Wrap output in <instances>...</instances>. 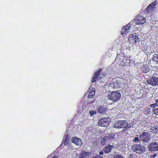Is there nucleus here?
Listing matches in <instances>:
<instances>
[{"instance_id": "26", "label": "nucleus", "mask_w": 158, "mask_h": 158, "mask_svg": "<svg viewBox=\"0 0 158 158\" xmlns=\"http://www.w3.org/2000/svg\"><path fill=\"white\" fill-rule=\"evenodd\" d=\"M96 111L95 110H91L89 112V114L90 116H91L93 115L96 114Z\"/></svg>"}, {"instance_id": "17", "label": "nucleus", "mask_w": 158, "mask_h": 158, "mask_svg": "<svg viewBox=\"0 0 158 158\" xmlns=\"http://www.w3.org/2000/svg\"><path fill=\"white\" fill-rule=\"evenodd\" d=\"M113 147L114 146L112 145H108L104 147L103 151L106 153H109L111 152V148Z\"/></svg>"}, {"instance_id": "8", "label": "nucleus", "mask_w": 158, "mask_h": 158, "mask_svg": "<svg viewBox=\"0 0 158 158\" xmlns=\"http://www.w3.org/2000/svg\"><path fill=\"white\" fill-rule=\"evenodd\" d=\"M109 120L107 118H101L98 122V125L103 127H106L108 124Z\"/></svg>"}, {"instance_id": "31", "label": "nucleus", "mask_w": 158, "mask_h": 158, "mask_svg": "<svg viewBox=\"0 0 158 158\" xmlns=\"http://www.w3.org/2000/svg\"><path fill=\"white\" fill-rule=\"evenodd\" d=\"M65 138V140H67V139H68V137L67 135H66L64 137Z\"/></svg>"}, {"instance_id": "27", "label": "nucleus", "mask_w": 158, "mask_h": 158, "mask_svg": "<svg viewBox=\"0 0 158 158\" xmlns=\"http://www.w3.org/2000/svg\"><path fill=\"white\" fill-rule=\"evenodd\" d=\"M113 158H123L122 156L119 154H115Z\"/></svg>"}, {"instance_id": "16", "label": "nucleus", "mask_w": 158, "mask_h": 158, "mask_svg": "<svg viewBox=\"0 0 158 158\" xmlns=\"http://www.w3.org/2000/svg\"><path fill=\"white\" fill-rule=\"evenodd\" d=\"M90 156V153L82 151L79 154V158H89Z\"/></svg>"}, {"instance_id": "32", "label": "nucleus", "mask_w": 158, "mask_h": 158, "mask_svg": "<svg viewBox=\"0 0 158 158\" xmlns=\"http://www.w3.org/2000/svg\"><path fill=\"white\" fill-rule=\"evenodd\" d=\"M103 154V152L102 151H101L99 152V154L100 155H102Z\"/></svg>"}, {"instance_id": "13", "label": "nucleus", "mask_w": 158, "mask_h": 158, "mask_svg": "<svg viewBox=\"0 0 158 158\" xmlns=\"http://www.w3.org/2000/svg\"><path fill=\"white\" fill-rule=\"evenodd\" d=\"M95 92V89L94 88H89L87 91L86 94L88 98H94Z\"/></svg>"}, {"instance_id": "4", "label": "nucleus", "mask_w": 158, "mask_h": 158, "mask_svg": "<svg viewBox=\"0 0 158 158\" xmlns=\"http://www.w3.org/2000/svg\"><path fill=\"white\" fill-rule=\"evenodd\" d=\"M132 149L134 152L139 154L143 153L145 151L144 146L140 144L133 145L132 147Z\"/></svg>"}, {"instance_id": "2", "label": "nucleus", "mask_w": 158, "mask_h": 158, "mask_svg": "<svg viewBox=\"0 0 158 158\" xmlns=\"http://www.w3.org/2000/svg\"><path fill=\"white\" fill-rule=\"evenodd\" d=\"M145 22V18L141 15H138L136 19L133 20L130 22V24H132L133 26L138 28L142 26Z\"/></svg>"}, {"instance_id": "11", "label": "nucleus", "mask_w": 158, "mask_h": 158, "mask_svg": "<svg viewBox=\"0 0 158 158\" xmlns=\"http://www.w3.org/2000/svg\"><path fill=\"white\" fill-rule=\"evenodd\" d=\"M150 134L148 132H144L140 135V139L143 141L148 142L150 139Z\"/></svg>"}, {"instance_id": "3", "label": "nucleus", "mask_w": 158, "mask_h": 158, "mask_svg": "<svg viewBox=\"0 0 158 158\" xmlns=\"http://www.w3.org/2000/svg\"><path fill=\"white\" fill-rule=\"evenodd\" d=\"M121 97V94L118 91L110 93L108 95V99L114 102L118 100Z\"/></svg>"}, {"instance_id": "24", "label": "nucleus", "mask_w": 158, "mask_h": 158, "mask_svg": "<svg viewBox=\"0 0 158 158\" xmlns=\"http://www.w3.org/2000/svg\"><path fill=\"white\" fill-rule=\"evenodd\" d=\"M75 148L72 146H70L68 149V151H69L72 154H73L74 152Z\"/></svg>"}, {"instance_id": "29", "label": "nucleus", "mask_w": 158, "mask_h": 158, "mask_svg": "<svg viewBox=\"0 0 158 158\" xmlns=\"http://www.w3.org/2000/svg\"><path fill=\"white\" fill-rule=\"evenodd\" d=\"M150 107H151L154 108L156 106V103H155L153 104H151L150 105Z\"/></svg>"}, {"instance_id": "28", "label": "nucleus", "mask_w": 158, "mask_h": 158, "mask_svg": "<svg viewBox=\"0 0 158 158\" xmlns=\"http://www.w3.org/2000/svg\"><path fill=\"white\" fill-rule=\"evenodd\" d=\"M153 111L154 112V113L156 115H158V108L156 109H155L153 110Z\"/></svg>"}, {"instance_id": "33", "label": "nucleus", "mask_w": 158, "mask_h": 158, "mask_svg": "<svg viewBox=\"0 0 158 158\" xmlns=\"http://www.w3.org/2000/svg\"><path fill=\"white\" fill-rule=\"evenodd\" d=\"M58 156H55L54 157H52V158H58Z\"/></svg>"}, {"instance_id": "14", "label": "nucleus", "mask_w": 158, "mask_h": 158, "mask_svg": "<svg viewBox=\"0 0 158 158\" xmlns=\"http://www.w3.org/2000/svg\"><path fill=\"white\" fill-rule=\"evenodd\" d=\"M148 148L149 151L151 152L158 150V143L155 142L150 143Z\"/></svg>"}, {"instance_id": "20", "label": "nucleus", "mask_w": 158, "mask_h": 158, "mask_svg": "<svg viewBox=\"0 0 158 158\" xmlns=\"http://www.w3.org/2000/svg\"><path fill=\"white\" fill-rule=\"evenodd\" d=\"M141 69L144 73H147L150 70V68L147 64H145L142 66Z\"/></svg>"}, {"instance_id": "12", "label": "nucleus", "mask_w": 158, "mask_h": 158, "mask_svg": "<svg viewBox=\"0 0 158 158\" xmlns=\"http://www.w3.org/2000/svg\"><path fill=\"white\" fill-rule=\"evenodd\" d=\"M147 82L149 85L153 86L157 85H158V78L155 77H152L147 81Z\"/></svg>"}, {"instance_id": "34", "label": "nucleus", "mask_w": 158, "mask_h": 158, "mask_svg": "<svg viewBox=\"0 0 158 158\" xmlns=\"http://www.w3.org/2000/svg\"><path fill=\"white\" fill-rule=\"evenodd\" d=\"M156 156V154H153V156L154 157H155Z\"/></svg>"}, {"instance_id": "1", "label": "nucleus", "mask_w": 158, "mask_h": 158, "mask_svg": "<svg viewBox=\"0 0 158 158\" xmlns=\"http://www.w3.org/2000/svg\"><path fill=\"white\" fill-rule=\"evenodd\" d=\"M125 81L124 79L116 78H114L111 81L109 86L113 89L117 88L118 87H122L125 84Z\"/></svg>"}, {"instance_id": "9", "label": "nucleus", "mask_w": 158, "mask_h": 158, "mask_svg": "<svg viewBox=\"0 0 158 158\" xmlns=\"http://www.w3.org/2000/svg\"><path fill=\"white\" fill-rule=\"evenodd\" d=\"M128 40L130 43L132 44H135L139 40L138 36L136 34H132L130 35Z\"/></svg>"}, {"instance_id": "5", "label": "nucleus", "mask_w": 158, "mask_h": 158, "mask_svg": "<svg viewBox=\"0 0 158 158\" xmlns=\"http://www.w3.org/2000/svg\"><path fill=\"white\" fill-rule=\"evenodd\" d=\"M114 126L115 128L118 129L123 128H128V123L125 120L117 121L114 124Z\"/></svg>"}, {"instance_id": "7", "label": "nucleus", "mask_w": 158, "mask_h": 158, "mask_svg": "<svg viewBox=\"0 0 158 158\" xmlns=\"http://www.w3.org/2000/svg\"><path fill=\"white\" fill-rule=\"evenodd\" d=\"M101 70H102L100 69L98 72L96 71L95 72L94 75L92 79V81L93 83L95 82L97 79H100L104 77L103 74H100Z\"/></svg>"}, {"instance_id": "22", "label": "nucleus", "mask_w": 158, "mask_h": 158, "mask_svg": "<svg viewBox=\"0 0 158 158\" xmlns=\"http://www.w3.org/2000/svg\"><path fill=\"white\" fill-rule=\"evenodd\" d=\"M153 60L157 62L158 64V53L155 54L153 55L152 57Z\"/></svg>"}, {"instance_id": "18", "label": "nucleus", "mask_w": 158, "mask_h": 158, "mask_svg": "<svg viewBox=\"0 0 158 158\" xmlns=\"http://www.w3.org/2000/svg\"><path fill=\"white\" fill-rule=\"evenodd\" d=\"M105 108L103 106V105H101L97 106V110L99 113L102 114L105 111Z\"/></svg>"}, {"instance_id": "23", "label": "nucleus", "mask_w": 158, "mask_h": 158, "mask_svg": "<svg viewBox=\"0 0 158 158\" xmlns=\"http://www.w3.org/2000/svg\"><path fill=\"white\" fill-rule=\"evenodd\" d=\"M140 136L139 137L138 135H137L134 137L133 141L136 143H139L140 142Z\"/></svg>"}, {"instance_id": "10", "label": "nucleus", "mask_w": 158, "mask_h": 158, "mask_svg": "<svg viewBox=\"0 0 158 158\" xmlns=\"http://www.w3.org/2000/svg\"><path fill=\"white\" fill-rule=\"evenodd\" d=\"M156 2H153L147 7V10L148 13H152L156 11Z\"/></svg>"}, {"instance_id": "25", "label": "nucleus", "mask_w": 158, "mask_h": 158, "mask_svg": "<svg viewBox=\"0 0 158 158\" xmlns=\"http://www.w3.org/2000/svg\"><path fill=\"white\" fill-rule=\"evenodd\" d=\"M106 137L108 141V140L112 139L114 138L113 135L112 134L109 135L107 136H106Z\"/></svg>"}, {"instance_id": "6", "label": "nucleus", "mask_w": 158, "mask_h": 158, "mask_svg": "<svg viewBox=\"0 0 158 158\" xmlns=\"http://www.w3.org/2000/svg\"><path fill=\"white\" fill-rule=\"evenodd\" d=\"M131 26H130V24H127V26L123 27L121 31V35L123 36H125L129 33H131Z\"/></svg>"}, {"instance_id": "21", "label": "nucleus", "mask_w": 158, "mask_h": 158, "mask_svg": "<svg viewBox=\"0 0 158 158\" xmlns=\"http://www.w3.org/2000/svg\"><path fill=\"white\" fill-rule=\"evenodd\" d=\"M100 141L101 144L102 145H104L106 142H108L107 139L106 137L101 138Z\"/></svg>"}, {"instance_id": "15", "label": "nucleus", "mask_w": 158, "mask_h": 158, "mask_svg": "<svg viewBox=\"0 0 158 158\" xmlns=\"http://www.w3.org/2000/svg\"><path fill=\"white\" fill-rule=\"evenodd\" d=\"M72 142L77 146H80L82 144L81 139L76 137H73L72 138Z\"/></svg>"}, {"instance_id": "35", "label": "nucleus", "mask_w": 158, "mask_h": 158, "mask_svg": "<svg viewBox=\"0 0 158 158\" xmlns=\"http://www.w3.org/2000/svg\"><path fill=\"white\" fill-rule=\"evenodd\" d=\"M156 103L158 104V99H156Z\"/></svg>"}, {"instance_id": "30", "label": "nucleus", "mask_w": 158, "mask_h": 158, "mask_svg": "<svg viewBox=\"0 0 158 158\" xmlns=\"http://www.w3.org/2000/svg\"><path fill=\"white\" fill-rule=\"evenodd\" d=\"M92 158H103V157L101 156H93V157H92Z\"/></svg>"}, {"instance_id": "19", "label": "nucleus", "mask_w": 158, "mask_h": 158, "mask_svg": "<svg viewBox=\"0 0 158 158\" xmlns=\"http://www.w3.org/2000/svg\"><path fill=\"white\" fill-rule=\"evenodd\" d=\"M148 130L150 132L154 134H156L158 132V129L154 127H150L149 128Z\"/></svg>"}]
</instances>
